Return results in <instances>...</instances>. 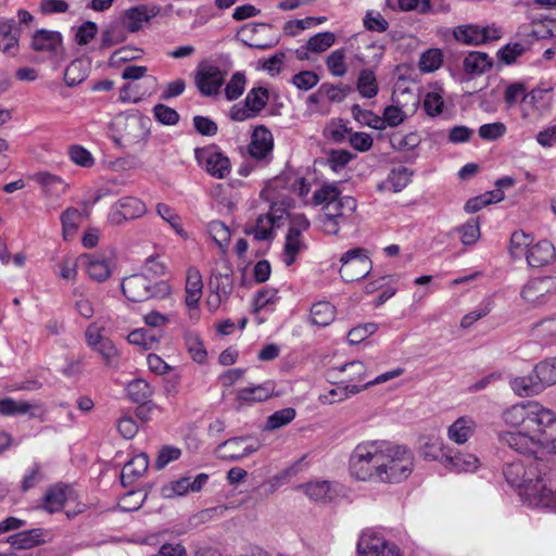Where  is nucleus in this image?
<instances>
[{"instance_id":"obj_1","label":"nucleus","mask_w":556,"mask_h":556,"mask_svg":"<svg viewBox=\"0 0 556 556\" xmlns=\"http://www.w3.org/2000/svg\"><path fill=\"white\" fill-rule=\"evenodd\" d=\"M503 475L527 505L556 509V470L543 458L534 456L506 463Z\"/></svg>"},{"instance_id":"obj_2","label":"nucleus","mask_w":556,"mask_h":556,"mask_svg":"<svg viewBox=\"0 0 556 556\" xmlns=\"http://www.w3.org/2000/svg\"><path fill=\"white\" fill-rule=\"evenodd\" d=\"M509 428L527 430L540 450L556 455V413L538 401H522L506 408L502 414Z\"/></svg>"},{"instance_id":"obj_3","label":"nucleus","mask_w":556,"mask_h":556,"mask_svg":"<svg viewBox=\"0 0 556 556\" xmlns=\"http://www.w3.org/2000/svg\"><path fill=\"white\" fill-rule=\"evenodd\" d=\"M414 470V455L404 445L386 441L376 483H400Z\"/></svg>"},{"instance_id":"obj_4","label":"nucleus","mask_w":556,"mask_h":556,"mask_svg":"<svg viewBox=\"0 0 556 556\" xmlns=\"http://www.w3.org/2000/svg\"><path fill=\"white\" fill-rule=\"evenodd\" d=\"M384 444L383 440H367L358 443L349 457L350 475L358 481L376 483Z\"/></svg>"},{"instance_id":"obj_5","label":"nucleus","mask_w":556,"mask_h":556,"mask_svg":"<svg viewBox=\"0 0 556 556\" xmlns=\"http://www.w3.org/2000/svg\"><path fill=\"white\" fill-rule=\"evenodd\" d=\"M124 295L131 302H144L152 298L170 294V286L165 281L152 282L146 275L135 274L125 277L121 283Z\"/></svg>"},{"instance_id":"obj_6","label":"nucleus","mask_w":556,"mask_h":556,"mask_svg":"<svg viewBox=\"0 0 556 556\" xmlns=\"http://www.w3.org/2000/svg\"><path fill=\"white\" fill-rule=\"evenodd\" d=\"M315 205L321 206L323 211L336 215H345V220L352 222L353 214L356 211L357 203L353 197L341 195L340 190L334 185H324L313 194L312 199Z\"/></svg>"},{"instance_id":"obj_7","label":"nucleus","mask_w":556,"mask_h":556,"mask_svg":"<svg viewBox=\"0 0 556 556\" xmlns=\"http://www.w3.org/2000/svg\"><path fill=\"white\" fill-rule=\"evenodd\" d=\"M30 48L45 55L54 67L60 66L66 56L63 36L60 31L37 29L30 39Z\"/></svg>"},{"instance_id":"obj_8","label":"nucleus","mask_w":556,"mask_h":556,"mask_svg":"<svg viewBox=\"0 0 556 556\" xmlns=\"http://www.w3.org/2000/svg\"><path fill=\"white\" fill-rule=\"evenodd\" d=\"M227 70L223 71L218 65L208 60L200 62L194 71V85L204 97L219 94Z\"/></svg>"},{"instance_id":"obj_9","label":"nucleus","mask_w":556,"mask_h":556,"mask_svg":"<svg viewBox=\"0 0 556 556\" xmlns=\"http://www.w3.org/2000/svg\"><path fill=\"white\" fill-rule=\"evenodd\" d=\"M520 295L532 307L545 306L556 299V278L545 276L531 279L522 287Z\"/></svg>"},{"instance_id":"obj_10","label":"nucleus","mask_w":556,"mask_h":556,"mask_svg":"<svg viewBox=\"0 0 556 556\" xmlns=\"http://www.w3.org/2000/svg\"><path fill=\"white\" fill-rule=\"evenodd\" d=\"M453 37L463 45L481 46L501 39L502 30L494 24H464L453 29Z\"/></svg>"},{"instance_id":"obj_11","label":"nucleus","mask_w":556,"mask_h":556,"mask_svg":"<svg viewBox=\"0 0 556 556\" xmlns=\"http://www.w3.org/2000/svg\"><path fill=\"white\" fill-rule=\"evenodd\" d=\"M340 276L346 282L365 278L371 270V260L365 249L355 248L346 251L340 258Z\"/></svg>"},{"instance_id":"obj_12","label":"nucleus","mask_w":556,"mask_h":556,"mask_svg":"<svg viewBox=\"0 0 556 556\" xmlns=\"http://www.w3.org/2000/svg\"><path fill=\"white\" fill-rule=\"evenodd\" d=\"M195 160L201 168L216 179H224L231 173V164L216 146L195 149Z\"/></svg>"},{"instance_id":"obj_13","label":"nucleus","mask_w":556,"mask_h":556,"mask_svg":"<svg viewBox=\"0 0 556 556\" xmlns=\"http://www.w3.org/2000/svg\"><path fill=\"white\" fill-rule=\"evenodd\" d=\"M269 100L268 90L264 87H253L247 94L243 102L231 106L229 116L232 121L244 122L256 117L267 105Z\"/></svg>"},{"instance_id":"obj_14","label":"nucleus","mask_w":556,"mask_h":556,"mask_svg":"<svg viewBox=\"0 0 556 556\" xmlns=\"http://www.w3.org/2000/svg\"><path fill=\"white\" fill-rule=\"evenodd\" d=\"M358 556H403L400 547L372 530L364 531L357 542Z\"/></svg>"},{"instance_id":"obj_15","label":"nucleus","mask_w":556,"mask_h":556,"mask_svg":"<svg viewBox=\"0 0 556 556\" xmlns=\"http://www.w3.org/2000/svg\"><path fill=\"white\" fill-rule=\"evenodd\" d=\"M513 429V431H500L497 433L498 442L519 454H535L540 446L533 437L525 429Z\"/></svg>"},{"instance_id":"obj_16","label":"nucleus","mask_w":556,"mask_h":556,"mask_svg":"<svg viewBox=\"0 0 556 556\" xmlns=\"http://www.w3.org/2000/svg\"><path fill=\"white\" fill-rule=\"evenodd\" d=\"M273 149L274 137L270 130L263 125L256 126L248 147L250 156L267 163L273 156Z\"/></svg>"},{"instance_id":"obj_17","label":"nucleus","mask_w":556,"mask_h":556,"mask_svg":"<svg viewBox=\"0 0 556 556\" xmlns=\"http://www.w3.org/2000/svg\"><path fill=\"white\" fill-rule=\"evenodd\" d=\"M144 213L146 205L140 199L135 197H125L114 204L109 214V220L113 225H119L125 220L138 218Z\"/></svg>"},{"instance_id":"obj_18","label":"nucleus","mask_w":556,"mask_h":556,"mask_svg":"<svg viewBox=\"0 0 556 556\" xmlns=\"http://www.w3.org/2000/svg\"><path fill=\"white\" fill-rule=\"evenodd\" d=\"M258 450V444L252 442L250 438L238 437L224 441L217 447L220 458L228 460H239Z\"/></svg>"},{"instance_id":"obj_19","label":"nucleus","mask_w":556,"mask_h":556,"mask_svg":"<svg viewBox=\"0 0 556 556\" xmlns=\"http://www.w3.org/2000/svg\"><path fill=\"white\" fill-rule=\"evenodd\" d=\"M81 261L86 264L89 278L97 282H103L109 279L114 267L112 254H84Z\"/></svg>"},{"instance_id":"obj_20","label":"nucleus","mask_w":556,"mask_h":556,"mask_svg":"<svg viewBox=\"0 0 556 556\" xmlns=\"http://www.w3.org/2000/svg\"><path fill=\"white\" fill-rule=\"evenodd\" d=\"M208 476L206 473H199L193 479L191 477H182L175 481H170L162 488V495L166 498L175 496H184L189 491L199 492L207 483Z\"/></svg>"},{"instance_id":"obj_21","label":"nucleus","mask_w":556,"mask_h":556,"mask_svg":"<svg viewBox=\"0 0 556 556\" xmlns=\"http://www.w3.org/2000/svg\"><path fill=\"white\" fill-rule=\"evenodd\" d=\"M556 251L552 242L541 240L527 250V262L531 267H543L555 261Z\"/></svg>"},{"instance_id":"obj_22","label":"nucleus","mask_w":556,"mask_h":556,"mask_svg":"<svg viewBox=\"0 0 556 556\" xmlns=\"http://www.w3.org/2000/svg\"><path fill=\"white\" fill-rule=\"evenodd\" d=\"M31 179L40 185L43 194L49 199H60L67 190V185L61 177L48 172L36 173Z\"/></svg>"},{"instance_id":"obj_23","label":"nucleus","mask_w":556,"mask_h":556,"mask_svg":"<svg viewBox=\"0 0 556 556\" xmlns=\"http://www.w3.org/2000/svg\"><path fill=\"white\" fill-rule=\"evenodd\" d=\"M337 372L346 374V378L342 379V382L364 384L363 381L367 378V366L361 361H353L341 366L331 367L328 369L327 376L328 378H336Z\"/></svg>"},{"instance_id":"obj_24","label":"nucleus","mask_w":556,"mask_h":556,"mask_svg":"<svg viewBox=\"0 0 556 556\" xmlns=\"http://www.w3.org/2000/svg\"><path fill=\"white\" fill-rule=\"evenodd\" d=\"M412 176L413 170L406 166L400 165L392 167L387 179L379 185L378 189L397 193L407 187L412 180Z\"/></svg>"},{"instance_id":"obj_25","label":"nucleus","mask_w":556,"mask_h":556,"mask_svg":"<svg viewBox=\"0 0 556 556\" xmlns=\"http://www.w3.org/2000/svg\"><path fill=\"white\" fill-rule=\"evenodd\" d=\"M364 391V387L357 383H345L341 380L336 383V387L331 388L326 393L319 395L321 404L330 405L338 402H342L352 395L358 394Z\"/></svg>"},{"instance_id":"obj_26","label":"nucleus","mask_w":556,"mask_h":556,"mask_svg":"<svg viewBox=\"0 0 556 556\" xmlns=\"http://www.w3.org/2000/svg\"><path fill=\"white\" fill-rule=\"evenodd\" d=\"M476 429L477 424L471 417L462 416L447 428V438L456 444H465Z\"/></svg>"},{"instance_id":"obj_27","label":"nucleus","mask_w":556,"mask_h":556,"mask_svg":"<svg viewBox=\"0 0 556 556\" xmlns=\"http://www.w3.org/2000/svg\"><path fill=\"white\" fill-rule=\"evenodd\" d=\"M157 13L159 9L155 7L138 5L130 8L125 12V25L129 31H138L144 23H148Z\"/></svg>"},{"instance_id":"obj_28","label":"nucleus","mask_w":556,"mask_h":556,"mask_svg":"<svg viewBox=\"0 0 556 556\" xmlns=\"http://www.w3.org/2000/svg\"><path fill=\"white\" fill-rule=\"evenodd\" d=\"M509 386L514 393L521 397L538 395L544 391L534 372L529 376L510 378Z\"/></svg>"},{"instance_id":"obj_29","label":"nucleus","mask_w":556,"mask_h":556,"mask_svg":"<svg viewBox=\"0 0 556 556\" xmlns=\"http://www.w3.org/2000/svg\"><path fill=\"white\" fill-rule=\"evenodd\" d=\"M479 459L473 454L453 453L448 454L445 468L451 471L460 472H473L479 467Z\"/></svg>"},{"instance_id":"obj_30","label":"nucleus","mask_w":556,"mask_h":556,"mask_svg":"<svg viewBox=\"0 0 556 556\" xmlns=\"http://www.w3.org/2000/svg\"><path fill=\"white\" fill-rule=\"evenodd\" d=\"M149 467V458L146 454L134 456L123 468L121 480L124 485L131 484L136 479L140 478Z\"/></svg>"},{"instance_id":"obj_31","label":"nucleus","mask_w":556,"mask_h":556,"mask_svg":"<svg viewBox=\"0 0 556 556\" xmlns=\"http://www.w3.org/2000/svg\"><path fill=\"white\" fill-rule=\"evenodd\" d=\"M493 65L492 59L488 53L472 51L463 61L464 71L471 76H477L489 71Z\"/></svg>"},{"instance_id":"obj_32","label":"nucleus","mask_w":556,"mask_h":556,"mask_svg":"<svg viewBox=\"0 0 556 556\" xmlns=\"http://www.w3.org/2000/svg\"><path fill=\"white\" fill-rule=\"evenodd\" d=\"M14 24V20H9L0 25V50L11 56L16 55L18 51L20 34L13 30Z\"/></svg>"},{"instance_id":"obj_33","label":"nucleus","mask_w":556,"mask_h":556,"mask_svg":"<svg viewBox=\"0 0 556 556\" xmlns=\"http://www.w3.org/2000/svg\"><path fill=\"white\" fill-rule=\"evenodd\" d=\"M8 542L17 549H29L45 542L41 529H31L12 534Z\"/></svg>"},{"instance_id":"obj_34","label":"nucleus","mask_w":556,"mask_h":556,"mask_svg":"<svg viewBox=\"0 0 556 556\" xmlns=\"http://www.w3.org/2000/svg\"><path fill=\"white\" fill-rule=\"evenodd\" d=\"M274 393V389L269 382L249 387V388H242L238 390L237 392V400L240 403H247L252 404L256 402H264L268 400L271 394Z\"/></svg>"},{"instance_id":"obj_35","label":"nucleus","mask_w":556,"mask_h":556,"mask_svg":"<svg viewBox=\"0 0 556 556\" xmlns=\"http://www.w3.org/2000/svg\"><path fill=\"white\" fill-rule=\"evenodd\" d=\"M531 336L542 344H553L556 342V317L544 318L531 328Z\"/></svg>"},{"instance_id":"obj_36","label":"nucleus","mask_w":556,"mask_h":556,"mask_svg":"<svg viewBox=\"0 0 556 556\" xmlns=\"http://www.w3.org/2000/svg\"><path fill=\"white\" fill-rule=\"evenodd\" d=\"M451 448L445 446L443 440L439 437L429 438L422 445L421 453L426 459L438 460L445 466Z\"/></svg>"},{"instance_id":"obj_37","label":"nucleus","mask_w":556,"mask_h":556,"mask_svg":"<svg viewBox=\"0 0 556 556\" xmlns=\"http://www.w3.org/2000/svg\"><path fill=\"white\" fill-rule=\"evenodd\" d=\"M38 405H33L26 401H16L12 397H3L0 400V415L14 416L29 414L31 418L40 417L33 408H38Z\"/></svg>"},{"instance_id":"obj_38","label":"nucleus","mask_w":556,"mask_h":556,"mask_svg":"<svg viewBox=\"0 0 556 556\" xmlns=\"http://www.w3.org/2000/svg\"><path fill=\"white\" fill-rule=\"evenodd\" d=\"M71 489L67 485L58 484L49 489L45 495L43 508L49 513H55L63 508L68 498Z\"/></svg>"},{"instance_id":"obj_39","label":"nucleus","mask_w":556,"mask_h":556,"mask_svg":"<svg viewBox=\"0 0 556 556\" xmlns=\"http://www.w3.org/2000/svg\"><path fill=\"white\" fill-rule=\"evenodd\" d=\"M276 224V217L273 213L260 215L255 225L245 229L247 235H251L257 241L267 240L273 235V228Z\"/></svg>"},{"instance_id":"obj_40","label":"nucleus","mask_w":556,"mask_h":556,"mask_svg":"<svg viewBox=\"0 0 556 556\" xmlns=\"http://www.w3.org/2000/svg\"><path fill=\"white\" fill-rule=\"evenodd\" d=\"M306 244L303 236H299L295 232H287L283 252L281 255L282 262L286 266H291L298 255L305 250Z\"/></svg>"},{"instance_id":"obj_41","label":"nucleus","mask_w":556,"mask_h":556,"mask_svg":"<svg viewBox=\"0 0 556 556\" xmlns=\"http://www.w3.org/2000/svg\"><path fill=\"white\" fill-rule=\"evenodd\" d=\"M309 317L312 324L326 327L334 320L336 307L327 301L317 302L312 305Z\"/></svg>"},{"instance_id":"obj_42","label":"nucleus","mask_w":556,"mask_h":556,"mask_svg":"<svg viewBox=\"0 0 556 556\" xmlns=\"http://www.w3.org/2000/svg\"><path fill=\"white\" fill-rule=\"evenodd\" d=\"M533 372L543 390L556 383V357L546 358L535 365Z\"/></svg>"},{"instance_id":"obj_43","label":"nucleus","mask_w":556,"mask_h":556,"mask_svg":"<svg viewBox=\"0 0 556 556\" xmlns=\"http://www.w3.org/2000/svg\"><path fill=\"white\" fill-rule=\"evenodd\" d=\"M319 227L326 235H338L340 229L351 223L345 220L344 214H332L327 211H320L317 217Z\"/></svg>"},{"instance_id":"obj_44","label":"nucleus","mask_w":556,"mask_h":556,"mask_svg":"<svg viewBox=\"0 0 556 556\" xmlns=\"http://www.w3.org/2000/svg\"><path fill=\"white\" fill-rule=\"evenodd\" d=\"M504 199L503 190L495 189L469 199L465 204L467 213H476L492 203H498Z\"/></svg>"},{"instance_id":"obj_45","label":"nucleus","mask_w":556,"mask_h":556,"mask_svg":"<svg viewBox=\"0 0 556 556\" xmlns=\"http://www.w3.org/2000/svg\"><path fill=\"white\" fill-rule=\"evenodd\" d=\"M185 301L190 303L200 301L203 292V281L200 271L197 268H189L185 287Z\"/></svg>"},{"instance_id":"obj_46","label":"nucleus","mask_w":556,"mask_h":556,"mask_svg":"<svg viewBox=\"0 0 556 556\" xmlns=\"http://www.w3.org/2000/svg\"><path fill=\"white\" fill-rule=\"evenodd\" d=\"M357 90L363 98L371 99L379 91L376 75L371 70H362L357 77Z\"/></svg>"},{"instance_id":"obj_47","label":"nucleus","mask_w":556,"mask_h":556,"mask_svg":"<svg viewBox=\"0 0 556 556\" xmlns=\"http://www.w3.org/2000/svg\"><path fill=\"white\" fill-rule=\"evenodd\" d=\"M352 129L348 126V122L336 118L331 119L325 127L324 135L325 137L334 142L342 143L345 141L346 137L350 136Z\"/></svg>"},{"instance_id":"obj_48","label":"nucleus","mask_w":556,"mask_h":556,"mask_svg":"<svg viewBox=\"0 0 556 556\" xmlns=\"http://www.w3.org/2000/svg\"><path fill=\"white\" fill-rule=\"evenodd\" d=\"M305 494L314 501H327L334 496V490L329 481H312L304 486Z\"/></svg>"},{"instance_id":"obj_49","label":"nucleus","mask_w":556,"mask_h":556,"mask_svg":"<svg viewBox=\"0 0 556 556\" xmlns=\"http://www.w3.org/2000/svg\"><path fill=\"white\" fill-rule=\"evenodd\" d=\"M207 231L217 247L220 249L223 253H225L228 249V244L230 242V230L226 226L225 223L220 220H212L207 225Z\"/></svg>"},{"instance_id":"obj_50","label":"nucleus","mask_w":556,"mask_h":556,"mask_svg":"<svg viewBox=\"0 0 556 556\" xmlns=\"http://www.w3.org/2000/svg\"><path fill=\"white\" fill-rule=\"evenodd\" d=\"M127 396L134 403H146L152 395L151 386L143 379H135L126 387Z\"/></svg>"},{"instance_id":"obj_51","label":"nucleus","mask_w":556,"mask_h":556,"mask_svg":"<svg viewBox=\"0 0 556 556\" xmlns=\"http://www.w3.org/2000/svg\"><path fill=\"white\" fill-rule=\"evenodd\" d=\"M60 219L63 237L67 240L76 233L81 223V213L75 207H68L61 214Z\"/></svg>"},{"instance_id":"obj_52","label":"nucleus","mask_w":556,"mask_h":556,"mask_svg":"<svg viewBox=\"0 0 556 556\" xmlns=\"http://www.w3.org/2000/svg\"><path fill=\"white\" fill-rule=\"evenodd\" d=\"M353 118L361 125L371 127L377 130L383 129L381 117L372 111L362 109L361 105L354 104L351 108Z\"/></svg>"},{"instance_id":"obj_53","label":"nucleus","mask_w":556,"mask_h":556,"mask_svg":"<svg viewBox=\"0 0 556 556\" xmlns=\"http://www.w3.org/2000/svg\"><path fill=\"white\" fill-rule=\"evenodd\" d=\"M326 66L334 77H343L348 72L345 50L343 48L332 51L326 59Z\"/></svg>"},{"instance_id":"obj_54","label":"nucleus","mask_w":556,"mask_h":556,"mask_svg":"<svg viewBox=\"0 0 556 556\" xmlns=\"http://www.w3.org/2000/svg\"><path fill=\"white\" fill-rule=\"evenodd\" d=\"M296 416V412L292 407H286L279 410H276L274 414H271L265 425V430H276L281 427L287 426L290 424Z\"/></svg>"},{"instance_id":"obj_55","label":"nucleus","mask_w":556,"mask_h":556,"mask_svg":"<svg viewBox=\"0 0 556 556\" xmlns=\"http://www.w3.org/2000/svg\"><path fill=\"white\" fill-rule=\"evenodd\" d=\"M247 85L243 72H236L225 86V97L228 101H235L242 96Z\"/></svg>"},{"instance_id":"obj_56","label":"nucleus","mask_w":556,"mask_h":556,"mask_svg":"<svg viewBox=\"0 0 556 556\" xmlns=\"http://www.w3.org/2000/svg\"><path fill=\"white\" fill-rule=\"evenodd\" d=\"M443 62V55L440 49H428L419 59V70L422 73H431L437 71Z\"/></svg>"},{"instance_id":"obj_57","label":"nucleus","mask_w":556,"mask_h":556,"mask_svg":"<svg viewBox=\"0 0 556 556\" xmlns=\"http://www.w3.org/2000/svg\"><path fill=\"white\" fill-rule=\"evenodd\" d=\"M334 42V34L331 31H324L312 36L306 42V48L311 52L321 53L328 50Z\"/></svg>"},{"instance_id":"obj_58","label":"nucleus","mask_w":556,"mask_h":556,"mask_svg":"<svg viewBox=\"0 0 556 556\" xmlns=\"http://www.w3.org/2000/svg\"><path fill=\"white\" fill-rule=\"evenodd\" d=\"M87 77V73L84 68V62L81 60H74L65 68L64 81L68 87H74L84 81Z\"/></svg>"},{"instance_id":"obj_59","label":"nucleus","mask_w":556,"mask_h":556,"mask_svg":"<svg viewBox=\"0 0 556 556\" xmlns=\"http://www.w3.org/2000/svg\"><path fill=\"white\" fill-rule=\"evenodd\" d=\"M128 342L130 344L142 346L144 350L153 349L159 339L149 329H136L128 334Z\"/></svg>"},{"instance_id":"obj_60","label":"nucleus","mask_w":556,"mask_h":556,"mask_svg":"<svg viewBox=\"0 0 556 556\" xmlns=\"http://www.w3.org/2000/svg\"><path fill=\"white\" fill-rule=\"evenodd\" d=\"M420 143V138L416 132L406 135L395 134L390 138V144L397 151H412Z\"/></svg>"},{"instance_id":"obj_61","label":"nucleus","mask_w":556,"mask_h":556,"mask_svg":"<svg viewBox=\"0 0 556 556\" xmlns=\"http://www.w3.org/2000/svg\"><path fill=\"white\" fill-rule=\"evenodd\" d=\"M210 286L212 292L227 300L229 299L230 294L233 291V280L232 277L228 274L215 275L214 278L211 280Z\"/></svg>"},{"instance_id":"obj_62","label":"nucleus","mask_w":556,"mask_h":556,"mask_svg":"<svg viewBox=\"0 0 556 556\" xmlns=\"http://www.w3.org/2000/svg\"><path fill=\"white\" fill-rule=\"evenodd\" d=\"M68 155L71 161L78 166L91 167L94 164L92 154L83 146H71L68 149Z\"/></svg>"},{"instance_id":"obj_63","label":"nucleus","mask_w":556,"mask_h":556,"mask_svg":"<svg viewBox=\"0 0 556 556\" xmlns=\"http://www.w3.org/2000/svg\"><path fill=\"white\" fill-rule=\"evenodd\" d=\"M457 230L460 233L462 243L465 245L473 244L480 238V226L477 219H469Z\"/></svg>"},{"instance_id":"obj_64","label":"nucleus","mask_w":556,"mask_h":556,"mask_svg":"<svg viewBox=\"0 0 556 556\" xmlns=\"http://www.w3.org/2000/svg\"><path fill=\"white\" fill-rule=\"evenodd\" d=\"M153 114L157 122L163 125H176L179 122V114L176 110L165 105L156 104L153 108Z\"/></svg>"}]
</instances>
